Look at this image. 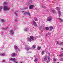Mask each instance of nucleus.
I'll return each mask as SVG.
<instances>
[{"label":"nucleus","mask_w":63,"mask_h":63,"mask_svg":"<svg viewBox=\"0 0 63 63\" xmlns=\"http://www.w3.org/2000/svg\"><path fill=\"white\" fill-rule=\"evenodd\" d=\"M3 8V10L4 11H8L10 10V8L8 7L7 6H4L3 7L2 6H0V12H1L2 9Z\"/></svg>","instance_id":"nucleus-1"},{"label":"nucleus","mask_w":63,"mask_h":63,"mask_svg":"<svg viewBox=\"0 0 63 63\" xmlns=\"http://www.w3.org/2000/svg\"><path fill=\"white\" fill-rule=\"evenodd\" d=\"M29 36H28V39H27V41L29 42H32V41L34 40V37L33 36H30V38L29 37Z\"/></svg>","instance_id":"nucleus-2"},{"label":"nucleus","mask_w":63,"mask_h":63,"mask_svg":"<svg viewBox=\"0 0 63 63\" xmlns=\"http://www.w3.org/2000/svg\"><path fill=\"white\" fill-rule=\"evenodd\" d=\"M22 14H24V15L28 14V15H29V16H30V13L29 11L26 12V11L24 12V11H22Z\"/></svg>","instance_id":"nucleus-3"},{"label":"nucleus","mask_w":63,"mask_h":63,"mask_svg":"<svg viewBox=\"0 0 63 63\" xmlns=\"http://www.w3.org/2000/svg\"><path fill=\"white\" fill-rule=\"evenodd\" d=\"M51 20H52V17L50 16L47 18V21H51Z\"/></svg>","instance_id":"nucleus-4"},{"label":"nucleus","mask_w":63,"mask_h":63,"mask_svg":"<svg viewBox=\"0 0 63 63\" xmlns=\"http://www.w3.org/2000/svg\"><path fill=\"white\" fill-rule=\"evenodd\" d=\"M25 47V49L27 50H29V49H32V48H28V47L27 46H26Z\"/></svg>","instance_id":"nucleus-5"},{"label":"nucleus","mask_w":63,"mask_h":63,"mask_svg":"<svg viewBox=\"0 0 63 63\" xmlns=\"http://www.w3.org/2000/svg\"><path fill=\"white\" fill-rule=\"evenodd\" d=\"M33 8H34V5H31L29 6V9L32 10L33 9Z\"/></svg>","instance_id":"nucleus-6"},{"label":"nucleus","mask_w":63,"mask_h":63,"mask_svg":"<svg viewBox=\"0 0 63 63\" xmlns=\"http://www.w3.org/2000/svg\"><path fill=\"white\" fill-rule=\"evenodd\" d=\"M32 23L33 24L34 26H37V24H36V23L35 22V21H33L32 22Z\"/></svg>","instance_id":"nucleus-7"},{"label":"nucleus","mask_w":63,"mask_h":63,"mask_svg":"<svg viewBox=\"0 0 63 63\" xmlns=\"http://www.w3.org/2000/svg\"><path fill=\"white\" fill-rule=\"evenodd\" d=\"M18 47L16 46H14V49L15 50H16V49H17L18 51H20V50L19 49H18Z\"/></svg>","instance_id":"nucleus-8"},{"label":"nucleus","mask_w":63,"mask_h":63,"mask_svg":"<svg viewBox=\"0 0 63 63\" xmlns=\"http://www.w3.org/2000/svg\"><path fill=\"white\" fill-rule=\"evenodd\" d=\"M10 60L11 61H16L15 58H10Z\"/></svg>","instance_id":"nucleus-9"},{"label":"nucleus","mask_w":63,"mask_h":63,"mask_svg":"<svg viewBox=\"0 0 63 63\" xmlns=\"http://www.w3.org/2000/svg\"><path fill=\"white\" fill-rule=\"evenodd\" d=\"M19 11H17V10H16V11H15V12H14V14L16 16H17V14H16V12L19 13Z\"/></svg>","instance_id":"nucleus-10"},{"label":"nucleus","mask_w":63,"mask_h":63,"mask_svg":"<svg viewBox=\"0 0 63 63\" xmlns=\"http://www.w3.org/2000/svg\"><path fill=\"white\" fill-rule=\"evenodd\" d=\"M10 32L11 35H13L14 33V32L13 30H11Z\"/></svg>","instance_id":"nucleus-11"},{"label":"nucleus","mask_w":63,"mask_h":63,"mask_svg":"<svg viewBox=\"0 0 63 63\" xmlns=\"http://www.w3.org/2000/svg\"><path fill=\"white\" fill-rule=\"evenodd\" d=\"M49 28L50 29L49 30V31H51V30H52V29H53V27H52V26H51L50 27H49Z\"/></svg>","instance_id":"nucleus-12"},{"label":"nucleus","mask_w":63,"mask_h":63,"mask_svg":"<svg viewBox=\"0 0 63 63\" xmlns=\"http://www.w3.org/2000/svg\"><path fill=\"white\" fill-rule=\"evenodd\" d=\"M47 56H46L45 58L44 59V61H46L47 60Z\"/></svg>","instance_id":"nucleus-13"},{"label":"nucleus","mask_w":63,"mask_h":63,"mask_svg":"<svg viewBox=\"0 0 63 63\" xmlns=\"http://www.w3.org/2000/svg\"><path fill=\"white\" fill-rule=\"evenodd\" d=\"M3 5H7V2L6 1H5L3 3Z\"/></svg>","instance_id":"nucleus-14"},{"label":"nucleus","mask_w":63,"mask_h":63,"mask_svg":"<svg viewBox=\"0 0 63 63\" xmlns=\"http://www.w3.org/2000/svg\"><path fill=\"white\" fill-rule=\"evenodd\" d=\"M16 56V54L15 53H14L12 54L11 56L12 57H14V56Z\"/></svg>","instance_id":"nucleus-15"},{"label":"nucleus","mask_w":63,"mask_h":63,"mask_svg":"<svg viewBox=\"0 0 63 63\" xmlns=\"http://www.w3.org/2000/svg\"><path fill=\"white\" fill-rule=\"evenodd\" d=\"M61 15V11H59V17H60V16Z\"/></svg>","instance_id":"nucleus-16"},{"label":"nucleus","mask_w":63,"mask_h":63,"mask_svg":"<svg viewBox=\"0 0 63 63\" xmlns=\"http://www.w3.org/2000/svg\"><path fill=\"white\" fill-rule=\"evenodd\" d=\"M45 29H46V30H49V27H45Z\"/></svg>","instance_id":"nucleus-17"},{"label":"nucleus","mask_w":63,"mask_h":63,"mask_svg":"<svg viewBox=\"0 0 63 63\" xmlns=\"http://www.w3.org/2000/svg\"><path fill=\"white\" fill-rule=\"evenodd\" d=\"M50 56H48V62L50 61Z\"/></svg>","instance_id":"nucleus-18"},{"label":"nucleus","mask_w":63,"mask_h":63,"mask_svg":"<svg viewBox=\"0 0 63 63\" xmlns=\"http://www.w3.org/2000/svg\"><path fill=\"white\" fill-rule=\"evenodd\" d=\"M27 29H28V28H25L24 30V31L26 32L27 31Z\"/></svg>","instance_id":"nucleus-19"},{"label":"nucleus","mask_w":63,"mask_h":63,"mask_svg":"<svg viewBox=\"0 0 63 63\" xmlns=\"http://www.w3.org/2000/svg\"><path fill=\"white\" fill-rule=\"evenodd\" d=\"M37 61H38V59H37V58H35L34 60V62H36Z\"/></svg>","instance_id":"nucleus-20"},{"label":"nucleus","mask_w":63,"mask_h":63,"mask_svg":"<svg viewBox=\"0 0 63 63\" xmlns=\"http://www.w3.org/2000/svg\"><path fill=\"white\" fill-rule=\"evenodd\" d=\"M40 7H42V8H46V7L45 6H43L42 5H41L40 6Z\"/></svg>","instance_id":"nucleus-21"},{"label":"nucleus","mask_w":63,"mask_h":63,"mask_svg":"<svg viewBox=\"0 0 63 63\" xmlns=\"http://www.w3.org/2000/svg\"><path fill=\"white\" fill-rule=\"evenodd\" d=\"M1 22H4L5 21H4V19H2L1 20Z\"/></svg>","instance_id":"nucleus-22"},{"label":"nucleus","mask_w":63,"mask_h":63,"mask_svg":"<svg viewBox=\"0 0 63 63\" xmlns=\"http://www.w3.org/2000/svg\"><path fill=\"white\" fill-rule=\"evenodd\" d=\"M52 11L53 12V13L54 14V13H55L56 11L54 10H52Z\"/></svg>","instance_id":"nucleus-23"},{"label":"nucleus","mask_w":63,"mask_h":63,"mask_svg":"<svg viewBox=\"0 0 63 63\" xmlns=\"http://www.w3.org/2000/svg\"><path fill=\"white\" fill-rule=\"evenodd\" d=\"M58 19L59 20H61V22H63V20L61 19V18H58Z\"/></svg>","instance_id":"nucleus-24"},{"label":"nucleus","mask_w":63,"mask_h":63,"mask_svg":"<svg viewBox=\"0 0 63 63\" xmlns=\"http://www.w3.org/2000/svg\"><path fill=\"white\" fill-rule=\"evenodd\" d=\"M45 52V51H42L41 53L42 54V55H43L44 54V53Z\"/></svg>","instance_id":"nucleus-25"},{"label":"nucleus","mask_w":63,"mask_h":63,"mask_svg":"<svg viewBox=\"0 0 63 63\" xmlns=\"http://www.w3.org/2000/svg\"><path fill=\"white\" fill-rule=\"evenodd\" d=\"M41 47H39L37 48V49L38 50H39L41 49Z\"/></svg>","instance_id":"nucleus-26"},{"label":"nucleus","mask_w":63,"mask_h":63,"mask_svg":"<svg viewBox=\"0 0 63 63\" xmlns=\"http://www.w3.org/2000/svg\"><path fill=\"white\" fill-rule=\"evenodd\" d=\"M59 60L60 61H63V58L60 59Z\"/></svg>","instance_id":"nucleus-27"},{"label":"nucleus","mask_w":63,"mask_h":63,"mask_svg":"<svg viewBox=\"0 0 63 63\" xmlns=\"http://www.w3.org/2000/svg\"><path fill=\"white\" fill-rule=\"evenodd\" d=\"M32 48H36V45H33L32 47Z\"/></svg>","instance_id":"nucleus-28"},{"label":"nucleus","mask_w":63,"mask_h":63,"mask_svg":"<svg viewBox=\"0 0 63 63\" xmlns=\"http://www.w3.org/2000/svg\"><path fill=\"white\" fill-rule=\"evenodd\" d=\"M34 20L35 21H38V19L36 18H34Z\"/></svg>","instance_id":"nucleus-29"},{"label":"nucleus","mask_w":63,"mask_h":63,"mask_svg":"<svg viewBox=\"0 0 63 63\" xmlns=\"http://www.w3.org/2000/svg\"><path fill=\"white\" fill-rule=\"evenodd\" d=\"M0 55H1V56H5V55L4 54H1Z\"/></svg>","instance_id":"nucleus-30"},{"label":"nucleus","mask_w":63,"mask_h":63,"mask_svg":"<svg viewBox=\"0 0 63 63\" xmlns=\"http://www.w3.org/2000/svg\"><path fill=\"white\" fill-rule=\"evenodd\" d=\"M63 44V42H61L60 43L59 45H62Z\"/></svg>","instance_id":"nucleus-31"},{"label":"nucleus","mask_w":63,"mask_h":63,"mask_svg":"<svg viewBox=\"0 0 63 63\" xmlns=\"http://www.w3.org/2000/svg\"><path fill=\"white\" fill-rule=\"evenodd\" d=\"M32 53V52L30 51H29V52H27V53Z\"/></svg>","instance_id":"nucleus-32"},{"label":"nucleus","mask_w":63,"mask_h":63,"mask_svg":"<svg viewBox=\"0 0 63 63\" xmlns=\"http://www.w3.org/2000/svg\"><path fill=\"white\" fill-rule=\"evenodd\" d=\"M56 9L57 10H58L59 9V8L58 7H57L56 8Z\"/></svg>","instance_id":"nucleus-33"},{"label":"nucleus","mask_w":63,"mask_h":63,"mask_svg":"<svg viewBox=\"0 0 63 63\" xmlns=\"http://www.w3.org/2000/svg\"><path fill=\"white\" fill-rule=\"evenodd\" d=\"M48 34L50 36V35H51V34L50 33H49V32H48Z\"/></svg>","instance_id":"nucleus-34"},{"label":"nucleus","mask_w":63,"mask_h":63,"mask_svg":"<svg viewBox=\"0 0 63 63\" xmlns=\"http://www.w3.org/2000/svg\"><path fill=\"white\" fill-rule=\"evenodd\" d=\"M5 30H7L8 28V26L6 28H5Z\"/></svg>","instance_id":"nucleus-35"},{"label":"nucleus","mask_w":63,"mask_h":63,"mask_svg":"<svg viewBox=\"0 0 63 63\" xmlns=\"http://www.w3.org/2000/svg\"><path fill=\"white\" fill-rule=\"evenodd\" d=\"M60 56H63V54H62L61 55H60Z\"/></svg>","instance_id":"nucleus-36"},{"label":"nucleus","mask_w":63,"mask_h":63,"mask_svg":"<svg viewBox=\"0 0 63 63\" xmlns=\"http://www.w3.org/2000/svg\"><path fill=\"white\" fill-rule=\"evenodd\" d=\"M57 44H58L59 45L60 44V43H59V42L58 41H57Z\"/></svg>","instance_id":"nucleus-37"},{"label":"nucleus","mask_w":63,"mask_h":63,"mask_svg":"<svg viewBox=\"0 0 63 63\" xmlns=\"http://www.w3.org/2000/svg\"><path fill=\"white\" fill-rule=\"evenodd\" d=\"M32 0H30L29 1V2H30V3H32Z\"/></svg>","instance_id":"nucleus-38"},{"label":"nucleus","mask_w":63,"mask_h":63,"mask_svg":"<svg viewBox=\"0 0 63 63\" xmlns=\"http://www.w3.org/2000/svg\"><path fill=\"white\" fill-rule=\"evenodd\" d=\"M28 8V7H26L25 8V9H27Z\"/></svg>","instance_id":"nucleus-39"},{"label":"nucleus","mask_w":63,"mask_h":63,"mask_svg":"<svg viewBox=\"0 0 63 63\" xmlns=\"http://www.w3.org/2000/svg\"><path fill=\"white\" fill-rule=\"evenodd\" d=\"M54 61H56V60L55 59V58L54 59Z\"/></svg>","instance_id":"nucleus-40"},{"label":"nucleus","mask_w":63,"mask_h":63,"mask_svg":"<svg viewBox=\"0 0 63 63\" xmlns=\"http://www.w3.org/2000/svg\"><path fill=\"white\" fill-rule=\"evenodd\" d=\"M2 62H5V60H2Z\"/></svg>","instance_id":"nucleus-41"},{"label":"nucleus","mask_w":63,"mask_h":63,"mask_svg":"<svg viewBox=\"0 0 63 63\" xmlns=\"http://www.w3.org/2000/svg\"><path fill=\"white\" fill-rule=\"evenodd\" d=\"M2 29H4V30H5V28H2Z\"/></svg>","instance_id":"nucleus-42"},{"label":"nucleus","mask_w":63,"mask_h":63,"mask_svg":"<svg viewBox=\"0 0 63 63\" xmlns=\"http://www.w3.org/2000/svg\"><path fill=\"white\" fill-rule=\"evenodd\" d=\"M43 27H44L43 26H42L40 27V28H43Z\"/></svg>","instance_id":"nucleus-43"},{"label":"nucleus","mask_w":63,"mask_h":63,"mask_svg":"<svg viewBox=\"0 0 63 63\" xmlns=\"http://www.w3.org/2000/svg\"><path fill=\"white\" fill-rule=\"evenodd\" d=\"M14 62L15 63H17V62H16V61H14Z\"/></svg>","instance_id":"nucleus-44"},{"label":"nucleus","mask_w":63,"mask_h":63,"mask_svg":"<svg viewBox=\"0 0 63 63\" xmlns=\"http://www.w3.org/2000/svg\"><path fill=\"white\" fill-rule=\"evenodd\" d=\"M48 54H49V56H50V53H48Z\"/></svg>","instance_id":"nucleus-45"},{"label":"nucleus","mask_w":63,"mask_h":63,"mask_svg":"<svg viewBox=\"0 0 63 63\" xmlns=\"http://www.w3.org/2000/svg\"><path fill=\"white\" fill-rule=\"evenodd\" d=\"M28 3V4H29V5H30L31 4V3L30 2H29Z\"/></svg>","instance_id":"nucleus-46"},{"label":"nucleus","mask_w":63,"mask_h":63,"mask_svg":"<svg viewBox=\"0 0 63 63\" xmlns=\"http://www.w3.org/2000/svg\"><path fill=\"white\" fill-rule=\"evenodd\" d=\"M35 10H37V8H35Z\"/></svg>","instance_id":"nucleus-47"},{"label":"nucleus","mask_w":63,"mask_h":63,"mask_svg":"<svg viewBox=\"0 0 63 63\" xmlns=\"http://www.w3.org/2000/svg\"><path fill=\"white\" fill-rule=\"evenodd\" d=\"M47 33L46 34V36H47Z\"/></svg>","instance_id":"nucleus-48"},{"label":"nucleus","mask_w":63,"mask_h":63,"mask_svg":"<svg viewBox=\"0 0 63 63\" xmlns=\"http://www.w3.org/2000/svg\"><path fill=\"white\" fill-rule=\"evenodd\" d=\"M17 21V19H16L15 20V21Z\"/></svg>","instance_id":"nucleus-49"},{"label":"nucleus","mask_w":63,"mask_h":63,"mask_svg":"<svg viewBox=\"0 0 63 63\" xmlns=\"http://www.w3.org/2000/svg\"><path fill=\"white\" fill-rule=\"evenodd\" d=\"M46 63H48V61H47Z\"/></svg>","instance_id":"nucleus-50"},{"label":"nucleus","mask_w":63,"mask_h":63,"mask_svg":"<svg viewBox=\"0 0 63 63\" xmlns=\"http://www.w3.org/2000/svg\"><path fill=\"white\" fill-rule=\"evenodd\" d=\"M62 50H63V48H62Z\"/></svg>","instance_id":"nucleus-51"},{"label":"nucleus","mask_w":63,"mask_h":63,"mask_svg":"<svg viewBox=\"0 0 63 63\" xmlns=\"http://www.w3.org/2000/svg\"><path fill=\"white\" fill-rule=\"evenodd\" d=\"M57 56H59V55H57Z\"/></svg>","instance_id":"nucleus-52"},{"label":"nucleus","mask_w":63,"mask_h":63,"mask_svg":"<svg viewBox=\"0 0 63 63\" xmlns=\"http://www.w3.org/2000/svg\"><path fill=\"white\" fill-rule=\"evenodd\" d=\"M33 28H34V27H33Z\"/></svg>","instance_id":"nucleus-53"}]
</instances>
